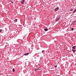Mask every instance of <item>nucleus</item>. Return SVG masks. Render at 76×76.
Listing matches in <instances>:
<instances>
[{
  "mask_svg": "<svg viewBox=\"0 0 76 76\" xmlns=\"http://www.w3.org/2000/svg\"><path fill=\"white\" fill-rule=\"evenodd\" d=\"M75 12H76V9H75L74 11V12H72V13H75Z\"/></svg>",
  "mask_w": 76,
  "mask_h": 76,
  "instance_id": "nucleus-9",
  "label": "nucleus"
},
{
  "mask_svg": "<svg viewBox=\"0 0 76 76\" xmlns=\"http://www.w3.org/2000/svg\"><path fill=\"white\" fill-rule=\"evenodd\" d=\"M72 51H73V53H75L76 52V50L74 49H72Z\"/></svg>",
  "mask_w": 76,
  "mask_h": 76,
  "instance_id": "nucleus-5",
  "label": "nucleus"
},
{
  "mask_svg": "<svg viewBox=\"0 0 76 76\" xmlns=\"http://www.w3.org/2000/svg\"><path fill=\"white\" fill-rule=\"evenodd\" d=\"M24 2H25V0H22L21 2V3L22 4H24Z\"/></svg>",
  "mask_w": 76,
  "mask_h": 76,
  "instance_id": "nucleus-1",
  "label": "nucleus"
},
{
  "mask_svg": "<svg viewBox=\"0 0 76 76\" xmlns=\"http://www.w3.org/2000/svg\"><path fill=\"white\" fill-rule=\"evenodd\" d=\"M44 30L45 31H48V28H45L44 29Z\"/></svg>",
  "mask_w": 76,
  "mask_h": 76,
  "instance_id": "nucleus-6",
  "label": "nucleus"
},
{
  "mask_svg": "<svg viewBox=\"0 0 76 76\" xmlns=\"http://www.w3.org/2000/svg\"><path fill=\"white\" fill-rule=\"evenodd\" d=\"M17 21H18V20L17 19H15V20L14 22L15 23V22H16Z\"/></svg>",
  "mask_w": 76,
  "mask_h": 76,
  "instance_id": "nucleus-7",
  "label": "nucleus"
},
{
  "mask_svg": "<svg viewBox=\"0 0 76 76\" xmlns=\"http://www.w3.org/2000/svg\"><path fill=\"white\" fill-rule=\"evenodd\" d=\"M1 31H2V30H0V33L1 32Z\"/></svg>",
  "mask_w": 76,
  "mask_h": 76,
  "instance_id": "nucleus-14",
  "label": "nucleus"
},
{
  "mask_svg": "<svg viewBox=\"0 0 76 76\" xmlns=\"http://www.w3.org/2000/svg\"><path fill=\"white\" fill-rule=\"evenodd\" d=\"M75 48H76V47L75 46H74L72 47V48L73 49H75Z\"/></svg>",
  "mask_w": 76,
  "mask_h": 76,
  "instance_id": "nucleus-10",
  "label": "nucleus"
},
{
  "mask_svg": "<svg viewBox=\"0 0 76 76\" xmlns=\"http://www.w3.org/2000/svg\"><path fill=\"white\" fill-rule=\"evenodd\" d=\"M29 54V53H27L24 54V56H27Z\"/></svg>",
  "mask_w": 76,
  "mask_h": 76,
  "instance_id": "nucleus-3",
  "label": "nucleus"
},
{
  "mask_svg": "<svg viewBox=\"0 0 76 76\" xmlns=\"http://www.w3.org/2000/svg\"><path fill=\"white\" fill-rule=\"evenodd\" d=\"M55 67H57V65L55 66Z\"/></svg>",
  "mask_w": 76,
  "mask_h": 76,
  "instance_id": "nucleus-15",
  "label": "nucleus"
},
{
  "mask_svg": "<svg viewBox=\"0 0 76 76\" xmlns=\"http://www.w3.org/2000/svg\"><path fill=\"white\" fill-rule=\"evenodd\" d=\"M11 3L12 4H13V1H11Z\"/></svg>",
  "mask_w": 76,
  "mask_h": 76,
  "instance_id": "nucleus-16",
  "label": "nucleus"
},
{
  "mask_svg": "<svg viewBox=\"0 0 76 76\" xmlns=\"http://www.w3.org/2000/svg\"><path fill=\"white\" fill-rule=\"evenodd\" d=\"M15 69L14 68H13L12 69V72H15Z\"/></svg>",
  "mask_w": 76,
  "mask_h": 76,
  "instance_id": "nucleus-8",
  "label": "nucleus"
},
{
  "mask_svg": "<svg viewBox=\"0 0 76 76\" xmlns=\"http://www.w3.org/2000/svg\"><path fill=\"white\" fill-rule=\"evenodd\" d=\"M71 30H74V28H72Z\"/></svg>",
  "mask_w": 76,
  "mask_h": 76,
  "instance_id": "nucleus-13",
  "label": "nucleus"
},
{
  "mask_svg": "<svg viewBox=\"0 0 76 76\" xmlns=\"http://www.w3.org/2000/svg\"><path fill=\"white\" fill-rule=\"evenodd\" d=\"M58 8H57L55 9V11H57L58 10Z\"/></svg>",
  "mask_w": 76,
  "mask_h": 76,
  "instance_id": "nucleus-2",
  "label": "nucleus"
},
{
  "mask_svg": "<svg viewBox=\"0 0 76 76\" xmlns=\"http://www.w3.org/2000/svg\"><path fill=\"white\" fill-rule=\"evenodd\" d=\"M44 51H45V50H42V53H43L44 52Z\"/></svg>",
  "mask_w": 76,
  "mask_h": 76,
  "instance_id": "nucleus-12",
  "label": "nucleus"
},
{
  "mask_svg": "<svg viewBox=\"0 0 76 76\" xmlns=\"http://www.w3.org/2000/svg\"><path fill=\"white\" fill-rule=\"evenodd\" d=\"M59 19H60V17H59L57 18L56 21H57V22L58 21V20H59Z\"/></svg>",
  "mask_w": 76,
  "mask_h": 76,
  "instance_id": "nucleus-4",
  "label": "nucleus"
},
{
  "mask_svg": "<svg viewBox=\"0 0 76 76\" xmlns=\"http://www.w3.org/2000/svg\"><path fill=\"white\" fill-rule=\"evenodd\" d=\"M39 70V69H35V71H37V70Z\"/></svg>",
  "mask_w": 76,
  "mask_h": 76,
  "instance_id": "nucleus-11",
  "label": "nucleus"
}]
</instances>
